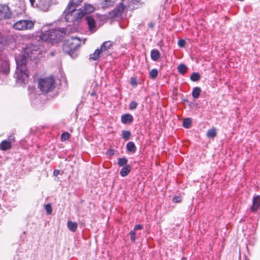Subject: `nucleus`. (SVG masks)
Masks as SVG:
<instances>
[{
	"label": "nucleus",
	"instance_id": "nucleus-1",
	"mask_svg": "<svg viewBox=\"0 0 260 260\" xmlns=\"http://www.w3.org/2000/svg\"><path fill=\"white\" fill-rule=\"evenodd\" d=\"M26 57L24 54H20L15 57L17 68L15 77L17 81L20 83H25L28 77L26 68Z\"/></svg>",
	"mask_w": 260,
	"mask_h": 260
},
{
	"label": "nucleus",
	"instance_id": "nucleus-2",
	"mask_svg": "<svg viewBox=\"0 0 260 260\" xmlns=\"http://www.w3.org/2000/svg\"><path fill=\"white\" fill-rule=\"evenodd\" d=\"M81 44V41L79 38L72 37L65 41L63 45V50L72 58H75L78 56L77 49L80 46Z\"/></svg>",
	"mask_w": 260,
	"mask_h": 260
},
{
	"label": "nucleus",
	"instance_id": "nucleus-3",
	"mask_svg": "<svg viewBox=\"0 0 260 260\" xmlns=\"http://www.w3.org/2000/svg\"><path fill=\"white\" fill-rule=\"evenodd\" d=\"M63 15L67 22L78 21L84 16V13L81 9L77 11L74 7L68 6L63 12Z\"/></svg>",
	"mask_w": 260,
	"mask_h": 260
},
{
	"label": "nucleus",
	"instance_id": "nucleus-4",
	"mask_svg": "<svg viewBox=\"0 0 260 260\" xmlns=\"http://www.w3.org/2000/svg\"><path fill=\"white\" fill-rule=\"evenodd\" d=\"M55 80L52 77L41 78L39 80L38 86L41 91L47 93L55 87Z\"/></svg>",
	"mask_w": 260,
	"mask_h": 260
},
{
	"label": "nucleus",
	"instance_id": "nucleus-5",
	"mask_svg": "<svg viewBox=\"0 0 260 260\" xmlns=\"http://www.w3.org/2000/svg\"><path fill=\"white\" fill-rule=\"evenodd\" d=\"M34 26V22L27 19L18 20L13 25V27L18 30L31 29Z\"/></svg>",
	"mask_w": 260,
	"mask_h": 260
},
{
	"label": "nucleus",
	"instance_id": "nucleus-6",
	"mask_svg": "<svg viewBox=\"0 0 260 260\" xmlns=\"http://www.w3.org/2000/svg\"><path fill=\"white\" fill-rule=\"evenodd\" d=\"M41 50L37 45L29 44L25 49V53L32 60H35L40 57Z\"/></svg>",
	"mask_w": 260,
	"mask_h": 260
},
{
	"label": "nucleus",
	"instance_id": "nucleus-7",
	"mask_svg": "<svg viewBox=\"0 0 260 260\" xmlns=\"http://www.w3.org/2000/svg\"><path fill=\"white\" fill-rule=\"evenodd\" d=\"M124 7L123 3H120L113 11L108 13V17L111 19L121 18Z\"/></svg>",
	"mask_w": 260,
	"mask_h": 260
},
{
	"label": "nucleus",
	"instance_id": "nucleus-8",
	"mask_svg": "<svg viewBox=\"0 0 260 260\" xmlns=\"http://www.w3.org/2000/svg\"><path fill=\"white\" fill-rule=\"evenodd\" d=\"M65 32L63 29H50V43H53L63 38Z\"/></svg>",
	"mask_w": 260,
	"mask_h": 260
},
{
	"label": "nucleus",
	"instance_id": "nucleus-9",
	"mask_svg": "<svg viewBox=\"0 0 260 260\" xmlns=\"http://www.w3.org/2000/svg\"><path fill=\"white\" fill-rule=\"evenodd\" d=\"M11 15V11L8 6L0 4V20L9 19Z\"/></svg>",
	"mask_w": 260,
	"mask_h": 260
},
{
	"label": "nucleus",
	"instance_id": "nucleus-10",
	"mask_svg": "<svg viewBox=\"0 0 260 260\" xmlns=\"http://www.w3.org/2000/svg\"><path fill=\"white\" fill-rule=\"evenodd\" d=\"M113 43L110 41L104 42L101 46L100 49L105 55H107L108 51L113 46Z\"/></svg>",
	"mask_w": 260,
	"mask_h": 260
},
{
	"label": "nucleus",
	"instance_id": "nucleus-11",
	"mask_svg": "<svg viewBox=\"0 0 260 260\" xmlns=\"http://www.w3.org/2000/svg\"><path fill=\"white\" fill-rule=\"evenodd\" d=\"M105 55L100 48H98L94 52L90 55L89 59L93 61L98 60L101 57Z\"/></svg>",
	"mask_w": 260,
	"mask_h": 260
},
{
	"label": "nucleus",
	"instance_id": "nucleus-12",
	"mask_svg": "<svg viewBox=\"0 0 260 260\" xmlns=\"http://www.w3.org/2000/svg\"><path fill=\"white\" fill-rule=\"evenodd\" d=\"M86 21L88 25L89 29L92 31L95 27V22L94 19L91 16H87L85 17Z\"/></svg>",
	"mask_w": 260,
	"mask_h": 260
},
{
	"label": "nucleus",
	"instance_id": "nucleus-13",
	"mask_svg": "<svg viewBox=\"0 0 260 260\" xmlns=\"http://www.w3.org/2000/svg\"><path fill=\"white\" fill-rule=\"evenodd\" d=\"M133 116L128 113L125 114L121 116V122L123 124H127L132 122L133 121Z\"/></svg>",
	"mask_w": 260,
	"mask_h": 260
},
{
	"label": "nucleus",
	"instance_id": "nucleus-14",
	"mask_svg": "<svg viewBox=\"0 0 260 260\" xmlns=\"http://www.w3.org/2000/svg\"><path fill=\"white\" fill-rule=\"evenodd\" d=\"M260 207V196H257L253 198L252 206L251 210L252 211L257 210Z\"/></svg>",
	"mask_w": 260,
	"mask_h": 260
},
{
	"label": "nucleus",
	"instance_id": "nucleus-15",
	"mask_svg": "<svg viewBox=\"0 0 260 260\" xmlns=\"http://www.w3.org/2000/svg\"><path fill=\"white\" fill-rule=\"evenodd\" d=\"M12 147L10 142L6 140H3L0 144V149L3 151H6L10 149Z\"/></svg>",
	"mask_w": 260,
	"mask_h": 260
},
{
	"label": "nucleus",
	"instance_id": "nucleus-16",
	"mask_svg": "<svg viewBox=\"0 0 260 260\" xmlns=\"http://www.w3.org/2000/svg\"><path fill=\"white\" fill-rule=\"evenodd\" d=\"M40 39L44 41L50 42V29L43 31L40 35Z\"/></svg>",
	"mask_w": 260,
	"mask_h": 260
},
{
	"label": "nucleus",
	"instance_id": "nucleus-17",
	"mask_svg": "<svg viewBox=\"0 0 260 260\" xmlns=\"http://www.w3.org/2000/svg\"><path fill=\"white\" fill-rule=\"evenodd\" d=\"M131 170V166L129 165H127L121 169L120 172V174L122 177L127 176Z\"/></svg>",
	"mask_w": 260,
	"mask_h": 260
},
{
	"label": "nucleus",
	"instance_id": "nucleus-18",
	"mask_svg": "<svg viewBox=\"0 0 260 260\" xmlns=\"http://www.w3.org/2000/svg\"><path fill=\"white\" fill-rule=\"evenodd\" d=\"M116 1L115 0H104L102 3V7L104 9L113 7Z\"/></svg>",
	"mask_w": 260,
	"mask_h": 260
},
{
	"label": "nucleus",
	"instance_id": "nucleus-19",
	"mask_svg": "<svg viewBox=\"0 0 260 260\" xmlns=\"http://www.w3.org/2000/svg\"><path fill=\"white\" fill-rule=\"evenodd\" d=\"M67 226L70 231L75 232L77 229L78 224L75 222L68 221L67 223Z\"/></svg>",
	"mask_w": 260,
	"mask_h": 260
},
{
	"label": "nucleus",
	"instance_id": "nucleus-20",
	"mask_svg": "<svg viewBox=\"0 0 260 260\" xmlns=\"http://www.w3.org/2000/svg\"><path fill=\"white\" fill-rule=\"evenodd\" d=\"M160 57V53L158 50L153 49L151 51V58L154 61H157Z\"/></svg>",
	"mask_w": 260,
	"mask_h": 260
},
{
	"label": "nucleus",
	"instance_id": "nucleus-21",
	"mask_svg": "<svg viewBox=\"0 0 260 260\" xmlns=\"http://www.w3.org/2000/svg\"><path fill=\"white\" fill-rule=\"evenodd\" d=\"M94 8L89 4H86L84 7V11L81 10L84 13V15L86 14L90 13L94 11Z\"/></svg>",
	"mask_w": 260,
	"mask_h": 260
},
{
	"label": "nucleus",
	"instance_id": "nucleus-22",
	"mask_svg": "<svg viewBox=\"0 0 260 260\" xmlns=\"http://www.w3.org/2000/svg\"><path fill=\"white\" fill-rule=\"evenodd\" d=\"M126 149L128 151L134 152L136 151V147L134 142H129L126 144Z\"/></svg>",
	"mask_w": 260,
	"mask_h": 260
},
{
	"label": "nucleus",
	"instance_id": "nucleus-23",
	"mask_svg": "<svg viewBox=\"0 0 260 260\" xmlns=\"http://www.w3.org/2000/svg\"><path fill=\"white\" fill-rule=\"evenodd\" d=\"M201 91V89L199 87H196L193 88L192 92V95L193 98L197 99L199 98L200 93Z\"/></svg>",
	"mask_w": 260,
	"mask_h": 260
},
{
	"label": "nucleus",
	"instance_id": "nucleus-24",
	"mask_svg": "<svg viewBox=\"0 0 260 260\" xmlns=\"http://www.w3.org/2000/svg\"><path fill=\"white\" fill-rule=\"evenodd\" d=\"M82 2V0H70L68 6L74 7L76 8Z\"/></svg>",
	"mask_w": 260,
	"mask_h": 260
},
{
	"label": "nucleus",
	"instance_id": "nucleus-25",
	"mask_svg": "<svg viewBox=\"0 0 260 260\" xmlns=\"http://www.w3.org/2000/svg\"><path fill=\"white\" fill-rule=\"evenodd\" d=\"M178 72L182 74H185L187 71V67L184 64H180L177 68Z\"/></svg>",
	"mask_w": 260,
	"mask_h": 260
},
{
	"label": "nucleus",
	"instance_id": "nucleus-26",
	"mask_svg": "<svg viewBox=\"0 0 260 260\" xmlns=\"http://www.w3.org/2000/svg\"><path fill=\"white\" fill-rule=\"evenodd\" d=\"M131 136V133L129 131H123L122 132V137L125 141H127L129 139Z\"/></svg>",
	"mask_w": 260,
	"mask_h": 260
},
{
	"label": "nucleus",
	"instance_id": "nucleus-27",
	"mask_svg": "<svg viewBox=\"0 0 260 260\" xmlns=\"http://www.w3.org/2000/svg\"><path fill=\"white\" fill-rule=\"evenodd\" d=\"M216 135V131L215 128H212L208 131L207 133V136L208 138H213Z\"/></svg>",
	"mask_w": 260,
	"mask_h": 260
},
{
	"label": "nucleus",
	"instance_id": "nucleus-28",
	"mask_svg": "<svg viewBox=\"0 0 260 260\" xmlns=\"http://www.w3.org/2000/svg\"><path fill=\"white\" fill-rule=\"evenodd\" d=\"M127 159L125 157L119 158L118 160V165L120 167H124L127 165Z\"/></svg>",
	"mask_w": 260,
	"mask_h": 260
},
{
	"label": "nucleus",
	"instance_id": "nucleus-29",
	"mask_svg": "<svg viewBox=\"0 0 260 260\" xmlns=\"http://www.w3.org/2000/svg\"><path fill=\"white\" fill-rule=\"evenodd\" d=\"M201 78V75L198 73H193L190 77V79L192 81H197Z\"/></svg>",
	"mask_w": 260,
	"mask_h": 260
},
{
	"label": "nucleus",
	"instance_id": "nucleus-30",
	"mask_svg": "<svg viewBox=\"0 0 260 260\" xmlns=\"http://www.w3.org/2000/svg\"><path fill=\"white\" fill-rule=\"evenodd\" d=\"M191 124V120L190 118H185L183 122V125L184 127L188 128L190 127Z\"/></svg>",
	"mask_w": 260,
	"mask_h": 260
},
{
	"label": "nucleus",
	"instance_id": "nucleus-31",
	"mask_svg": "<svg viewBox=\"0 0 260 260\" xmlns=\"http://www.w3.org/2000/svg\"><path fill=\"white\" fill-rule=\"evenodd\" d=\"M150 77L151 79H155L158 75V71L157 69H154L150 71L149 73Z\"/></svg>",
	"mask_w": 260,
	"mask_h": 260
},
{
	"label": "nucleus",
	"instance_id": "nucleus-32",
	"mask_svg": "<svg viewBox=\"0 0 260 260\" xmlns=\"http://www.w3.org/2000/svg\"><path fill=\"white\" fill-rule=\"evenodd\" d=\"M38 1L39 3L36 4L37 6H38V5H39V6H44L48 5L50 0H38Z\"/></svg>",
	"mask_w": 260,
	"mask_h": 260
},
{
	"label": "nucleus",
	"instance_id": "nucleus-33",
	"mask_svg": "<svg viewBox=\"0 0 260 260\" xmlns=\"http://www.w3.org/2000/svg\"><path fill=\"white\" fill-rule=\"evenodd\" d=\"M138 104L135 101H132L129 105V109L131 110H134L136 109Z\"/></svg>",
	"mask_w": 260,
	"mask_h": 260
},
{
	"label": "nucleus",
	"instance_id": "nucleus-34",
	"mask_svg": "<svg viewBox=\"0 0 260 260\" xmlns=\"http://www.w3.org/2000/svg\"><path fill=\"white\" fill-rule=\"evenodd\" d=\"M70 137V134L68 132L63 133L61 136V140L62 141H64L68 140Z\"/></svg>",
	"mask_w": 260,
	"mask_h": 260
},
{
	"label": "nucleus",
	"instance_id": "nucleus-35",
	"mask_svg": "<svg viewBox=\"0 0 260 260\" xmlns=\"http://www.w3.org/2000/svg\"><path fill=\"white\" fill-rule=\"evenodd\" d=\"M45 210L48 215H50L52 213V207L50 204H48L45 206Z\"/></svg>",
	"mask_w": 260,
	"mask_h": 260
},
{
	"label": "nucleus",
	"instance_id": "nucleus-36",
	"mask_svg": "<svg viewBox=\"0 0 260 260\" xmlns=\"http://www.w3.org/2000/svg\"><path fill=\"white\" fill-rule=\"evenodd\" d=\"M129 235L131 236V240L132 242H134L136 240V232L132 230L129 232Z\"/></svg>",
	"mask_w": 260,
	"mask_h": 260
},
{
	"label": "nucleus",
	"instance_id": "nucleus-37",
	"mask_svg": "<svg viewBox=\"0 0 260 260\" xmlns=\"http://www.w3.org/2000/svg\"><path fill=\"white\" fill-rule=\"evenodd\" d=\"M186 44V42L184 40H179L178 42V45L180 47H184Z\"/></svg>",
	"mask_w": 260,
	"mask_h": 260
},
{
	"label": "nucleus",
	"instance_id": "nucleus-38",
	"mask_svg": "<svg viewBox=\"0 0 260 260\" xmlns=\"http://www.w3.org/2000/svg\"><path fill=\"white\" fill-rule=\"evenodd\" d=\"M131 83L132 85L136 86L137 85V79L135 77H132L131 78Z\"/></svg>",
	"mask_w": 260,
	"mask_h": 260
},
{
	"label": "nucleus",
	"instance_id": "nucleus-39",
	"mask_svg": "<svg viewBox=\"0 0 260 260\" xmlns=\"http://www.w3.org/2000/svg\"><path fill=\"white\" fill-rule=\"evenodd\" d=\"M173 201L175 203H180L181 201V198L180 197L176 196L173 198Z\"/></svg>",
	"mask_w": 260,
	"mask_h": 260
},
{
	"label": "nucleus",
	"instance_id": "nucleus-40",
	"mask_svg": "<svg viewBox=\"0 0 260 260\" xmlns=\"http://www.w3.org/2000/svg\"><path fill=\"white\" fill-rule=\"evenodd\" d=\"M10 142V144L15 141V137L13 135H10L8 139L6 140Z\"/></svg>",
	"mask_w": 260,
	"mask_h": 260
},
{
	"label": "nucleus",
	"instance_id": "nucleus-41",
	"mask_svg": "<svg viewBox=\"0 0 260 260\" xmlns=\"http://www.w3.org/2000/svg\"><path fill=\"white\" fill-rule=\"evenodd\" d=\"M142 229H143V226L141 224H137L135 226L133 231L135 232V231Z\"/></svg>",
	"mask_w": 260,
	"mask_h": 260
},
{
	"label": "nucleus",
	"instance_id": "nucleus-42",
	"mask_svg": "<svg viewBox=\"0 0 260 260\" xmlns=\"http://www.w3.org/2000/svg\"><path fill=\"white\" fill-rule=\"evenodd\" d=\"M53 174L54 176H57L59 174V171L58 170H55L53 172Z\"/></svg>",
	"mask_w": 260,
	"mask_h": 260
},
{
	"label": "nucleus",
	"instance_id": "nucleus-43",
	"mask_svg": "<svg viewBox=\"0 0 260 260\" xmlns=\"http://www.w3.org/2000/svg\"><path fill=\"white\" fill-rule=\"evenodd\" d=\"M154 24L153 22H150L149 23L148 26L149 27L152 28L154 27Z\"/></svg>",
	"mask_w": 260,
	"mask_h": 260
},
{
	"label": "nucleus",
	"instance_id": "nucleus-44",
	"mask_svg": "<svg viewBox=\"0 0 260 260\" xmlns=\"http://www.w3.org/2000/svg\"><path fill=\"white\" fill-rule=\"evenodd\" d=\"M31 5L34 6L35 3V0H29Z\"/></svg>",
	"mask_w": 260,
	"mask_h": 260
},
{
	"label": "nucleus",
	"instance_id": "nucleus-45",
	"mask_svg": "<svg viewBox=\"0 0 260 260\" xmlns=\"http://www.w3.org/2000/svg\"><path fill=\"white\" fill-rule=\"evenodd\" d=\"M181 260H187V259L186 258H185V257H182L181 258Z\"/></svg>",
	"mask_w": 260,
	"mask_h": 260
}]
</instances>
